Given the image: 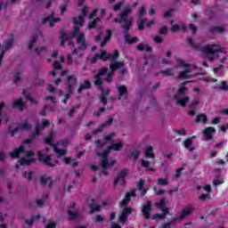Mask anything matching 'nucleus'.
Wrapping results in <instances>:
<instances>
[{"label":"nucleus","mask_w":228,"mask_h":228,"mask_svg":"<svg viewBox=\"0 0 228 228\" xmlns=\"http://www.w3.org/2000/svg\"><path fill=\"white\" fill-rule=\"evenodd\" d=\"M117 163V159H110L109 163H100V167H102V174L108 177L110 175V172H108V168H112Z\"/></svg>","instance_id":"9d476101"},{"label":"nucleus","mask_w":228,"mask_h":228,"mask_svg":"<svg viewBox=\"0 0 228 228\" xmlns=\"http://www.w3.org/2000/svg\"><path fill=\"white\" fill-rule=\"evenodd\" d=\"M118 101H120L122 97H125V99L127 98V87H126V86H118Z\"/></svg>","instance_id":"aec40b11"},{"label":"nucleus","mask_w":228,"mask_h":228,"mask_svg":"<svg viewBox=\"0 0 228 228\" xmlns=\"http://www.w3.org/2000/svg\"><path fill=\"white\" fill-rule=\"evenodd\" d=\"M19 131H20V128H19V126H16L14 129H9V134H11V136H15V134H17L19 133Z\"/></svg>","instance_id":"4d7b16f0"},{"label":"nucleus","mask_w":228,"mask_h":228,"mask_svg":"<svg viewBox=\"0 0 228 228\" xmlns=\"http://www.w3.org/2000/svg\"><path fill=\"white\" fill-rule=\"evenodd\" d=\"M191 145H193V141L191 140V137L187 138L183 142V147H185V149H188L190 152H193V151H195V148L191 147Z\"/></svg>","instance_id":"393cba45"},{"label":"nucleus","mask_w":228,"mask_h":228,"mask_svg":"<svg viewBox=\"0 0 228 228\" xmlns=\"http://www.w3.org/2000/svg\"><path fill=\"white\" fill-rule=\"evenodd\" d=\"M64 163L66 165H71L72 167H77V160L72 159V158H70V157H65Z\"/></svg>","instance_id":"f704fd0d"},{"label":"nucleus","mask_w":228,"mask_h":228,"mask_svg":"<svg viewBox=\"0 0 228 228\" xmlns=\"http://www.w3.org/2000/svg\"><path fill=\"white\" fill-rule=\"evenodd\" d=\"M189 101H190V97L184 96L183 98L178 99V100L176 101V104H177L178 106L184 107V106H186V104H188Z\"/></svg>","instance_id":"473e14b6"},{"label":"nucleus","mask_w":228,"mask_h":228,"mask_svg":"<svg viewBox=\"0 0 228 228\" xmlns=\"http://www.w3.org/2000/svg\"><path fill=\"white\" fill-rule=\"evenodd\" d=\"M61 19L54 18V14L52 13L42 20V24H47V22H49V27L53 28L54 24H56V22H61Z\"/></svg>","instance_id":"ddd939ff"},{"label":"nucleus","mask_w":228,"mask_h":228,"mask_svg":"<svg viewBox=\"0 0 228 228\" xmlns=\"http://www.w3.org/2000/svg\"><path fill=\"white\" fill-rule=\"evenodd\" d=\"M138 24V29L139 31H142V29H145V20L144 19H139Z\"/></svg>","instance_id":"3c124183"},{"label":"nucleus","mask_w":228,"mask_h":228,"mask_svg":"<svg viewBox=\"0 0 228 228\" xmlns=\"http://www.w3.org/2000/svg\"><path fill=\"white\" fill-rule=\"evenodd\" d=\"M124 65V61H111L110 64V70L115 73L116 70L122 69Z\"/></svg>","instance_id":"f3484780"},{"label":"nucleus","mask_w":228,"mask_h":228,"mask_svg":"<svg viewBox=\"0 0 228 228\" xmlns=\"http://www.w3.org/2000/svg\"><path fill=\"white\" fill-rule=\"evenodd\" d=\"M141 213L144 216L145 220H149L151 218V214L152 213V202L151 201L146 202L142 206L141 209Z\"/></svg>","instance_id":"1a4fd4ad"},{"label":"nucleus","mask_w":228,"mask_h":228,"mask_svg":"<svg viewBox=\"0 0 228 228\" xmlns=\"http://www.w3.org/2000/svg\"><path fill=\"white\" fill-rule=\"evenodd\" d=\"M73 24H75V26H80V27L85 26V17L83 16L73 17Z\"/></svg>","instance_id":"bb28decb"},{"label":"nucleus","mask_w":228,"mask_h":228,"mask_svg":"<svg viewBox=\"0 0 228 228\" xmlns=\"http://www.w3.org/2000/svg\"><path fill=\"white\" fill-rule=\"evenodd\" d=\"M113 76H115V73L113 71H110L109 73H107L104 81H106V83H111L113 81Z\"/></svg>","instance_id":"8fccbe9b"},{"label":"nucleus","mask_w":228,"mask_h":228,"mask_svg":"<svg viewBox=\"0 0 228 228\" xmlns=\"http://www.w3.org/2000/svg\"><path fill=\"white\" fill-rule=\"evenodd\" d=\"M136 49L140 53H152V46L149 45L148 44L146 45L139 44L137 45Z\"/></svg>","instance_id":"4be33fe9"},{"label":"nucleus","mask_w":228,"mask_h":228,"mask_svg":"<svg viewBox=\"0 0 228 228\" xmlns=\"http://www.w3.org/2000/svg\"><path fill=\"white\" fill-rule=\"evenodd\" d=\"M130 157L133 158L134 161L140 157V151L136 149H133L130 153Z\"/></svg>","instance_id":"c03bdc74"},{"label":"nucleus","mask_w":228,"mask_h":228,"mask_svg":"<svg viewBox=\"0 0 228 228\" xmlns=\"http://www.w3.org/2000/svg\"><path fill=\"white\" fill-rule=\"evenodd\" d=\"M133 208L130 207H125L120 213H118V224H126L127 222V218L129 217V215H132Z\"/></svg>","instance_id":"0eeeda50"},{"label":"nucleus","mask_w":228,"mask_h":228,"mask_svg":"<svg viewBox=\"0 0 228 228\" xmlns=\"http://www.w3.org/2000/svg\"><path fill=\"white\" fill-rule=\"evenodd\" d=\"M22 153H24L27 158H33V156H35V151H26L24 145H20L19 148H15L12 152L9 153V156L12 159H19L20 158V154Z\"/></svg>","instance_id":"7ed1b4c3"},{"label":"nucleus","mask_w":228,"mask_h":228,"mask_svg":"<svg viewBox=\"0 0 228 228\" xmlns=\"http://www.w3.org/2000/svg\"><path fill=\"white\" fill-rule=\"evenodd\" d=\"M35 53H37V54H40V53H47V48H45V47H36L35 48Z\"/></svg>","instance_id":"13d9d810"},{"label":"nucleus","mask_w":228,"mask_h":228,"mask_svg":"<svg viewBox=\"0 0 228 228\" xmlns=\"http://www.w3.org/2000/svg\"><path fill=\"white\" fill-rule=\"evenodd\" d=\"M92 88V83L88 80H85L83 84H80L79 87L77 88V94H81L83 90H90Z\"/></svg>","instance_id":"b1692460"},{"label":"nucleus","mask_w":228,"mask_h":228,"mask_svg":"<svg viewBox=\"0 0 228 228\" xmlns=\"http://www.w3.org/2000/svg\"><path fill=\"white\" fill-rule=\"evenodd\" d=\"M49 181V188H53V184H54V182H53V179H51V177H44V176H41L40 177V183L43 185V186H45V184H47V182Z\"/></svg>","instance_id":"c756f323"},{"label":"nucleus","mask_w":228,"mask_h":228,"mask_svg":"<svg viewBox=\"0 0 228 228\" xmlns=\"http://www.w3.org/2000/svg\"><path fill=\"white\" fill-rule=\"evenodd\" d=\"M37 159L46 165V167H51V168H54L59 163L58 159L53 161V155L45 156L43 151H37Z\"/></svg>","instance_id":"20e7f679"},{"label":"nucleus","mask_w":228,"mask_h":228,"mask_svg":"<svg viewBox=\"0 0 228 228\" xmlns=\"http://www.w3.org/2000/svg\"><path fill=\"white\" fill-rule=\"evenodd\" d=\"M153 152L154 149L152 148V146L148 147L145 151V158H147L148 159H154L156 158V155H154Z\"/></svg>","instance_id":"cd10ccee"},{"label":"nucleus","mask_w":228,"mask_h":228,"mask_svg":"<svg viewBox=\"0 0 228 228\" xmlns=\"http://www.w3.org/2000/svg\"><path fill=\"white\" fill-rule=\"evenodd\" d=\"M76 209V203H71L68 208V220H76L77 218V213L74 212Z\"/></svg>","instance_id":"a211bd4d"},{"label":"nucleus","mask_w":228,"mask_h":228,"mask_svg":"<svg viewBox=\"0 0 228 228\" xmlns=\"http://www.w3.org/2000/svg\"><path fill=\"white\" fill-rule=\"evenodd\" d=\"M77 44H80L78 49H86V38L85 37V34H80L77 38Z\"/></svg>","instance_id":"5701e85b"},{"label":"nucleus","mask_w":228,"mask_h":228,"mask_svg":"<svg viewBox=\"0 0 228 228\" xmlns=\"http://www.w3.org/2000/svg\"><path fill=\"white\" fill-rule=\"evenodd\" d=\"M143 15H145V7H141L138 12L139 19H143Z\"/></svg>","instance_id":"680f3d73"},{"label":"nucleus","mask_w":228,"mask_h":228,"mask_svg":"<svg viewBox=\"0 0 228 228\" xmlns=\"http://www.w3.org/2000/svg\"><path fill=\"white\" fill-rule=\"evenodd\" d=\"M220 85L221 86H213L212 88L214 90H220L221 92H228L227 81H221Z\"/></svg>","instance_id":"a878e982"},{"label":"nucleus","mask_w":228,"mask_h":228,"mask_svg":"<svg viewBox=\"0 0 228 228\" xmlns=\"http://www.w3.org/2000/svg\"><path fill=\"white\" fill-rule=\"evenodd\" d=\"M126 1L122 0L119 3L113 5L114 12H118V10H121L122 5L125 4Z\"/></svg>","instance_id":"603ef678"},{"label":"nucleus","mask_w":228,"mask_h":228,"mask_svg":"<svg viewBox=\"0 0 228 228\" xmlns=\"http://www.w3.org/2000/svg\"><path fill=\"white\" fill-rule=\"evenodd\" d=\"M183 170H184V167H180V168L176 169L175 174L172 175V179H179V177H181Z\"/></svg>","instance_id":"37998d69"},{"label":"nucleus","mask_w":228,"mask_h":228,"mask_svg":"<svg viewBox=\"0 0 228 228\" xmlns=\"http://www.w3.org/2000/svg\"><path fill=\"white\" fill-rule=\"evenodd\" d=\"M157 184H158V186H167L168 179L163 178V177H159L157 180Z\"/></svg>","instance_id":"ea45409f"},{"label":"nucleus","mask_w":228,"mask_h":228,"mask_svg":"<svg viewBox=\"0 0 228 228\" xmlns=\"http://www.w3.org/2000/svg\"><path fill=\"white\" fill-rule=\"evenodd\" d=\"M143 186H145V180L140 179L137 183V187L139 190H142V188H143Z\"/></svg>","instance_id":"338daca9"},{"label":"nucleus","mask_w":228,"mask_h":228,"mask_svg":"<svg viewBox=\"0 0 228 228\" xmlns=\"http://www.w3.org/2000/svg\"><path fill=\"white\" fill-rule=\"evenodd\" d=\"M111 152V148L110 146L103 151V152L99 153L98 156L102 157V160L100 163H110V160L108 159V157L110 156V153Z\"/></svg>","instance_id":"6ab92c4d"},{"label":"nucleus","mask_w":228,"mask_h":228,"mask_svg":"<svg viewBox=\"0 0 228 228\" xmlns=\"http://www.w3.org/2000/svg\"><path fill=\"white\" fill-rule=\"evenodd\" d=\"M44 143L50 145L51 147H55L56 145L53 142V134H50L48 137L43 138Z\"/></svg>","instance_id":"e433bc0d"},{"label":"nucleus","mask_w":228,"mask_h":228,"mask_svg":"<svg viewBox=\"0 0 228 228\" xmlns=\"http://www.w3.org/2000/svg\"><path fill=\"white\" fill-rule=\"evenodd\" d=\"M176 61L178 67H183L184 69H186L185 70L180 73V75L178 76V79H188V77H190V75L188 74L191 72V69H190L191 68V64L186 63L183 61V60H177Z\"/></svg>","instance_id":"423d86ee"},{"label":"nucleus","mask_w":228,"mask_h":228,"mask_svg":"<svg viewBox=\"0 0 228 228\" xmlns=\"http://www.w3.org/2000/svg\"><path fill=\"white\" fill-rule=\"evenodd\" d=\"M13 46V39H7L3 42V48L5 49V51H8V49H12Z\"/></svg>","instance_id":"72a5a7b5"},{"label":"nucleus","mask_w":228,"mask_h":228,"mask_svg":"<svg viewBox=\"0 0 228 228\" xmlns=\"http://www.w3.org/2000/svg\"><path fill=\"white\" fill-rule=\"evenodd\" d=\"M208 33H210V35H215V33H217L218 35H222V34L225 33V27L212 26L209 28Z\"/></svg>","instance_id":"dca6fc26"},{"label":"nucleus","mask_w":228,"mask_h":228,"mask_svg":"<svg viewBox=\"0 0 228 228\" xmlns=\"http://www.w3.org/2000/svg\"><path fill=\"white\" fill-rule=\"evenodd\" d=\"M193 211H195V208H193V206L189 205V206L185 207L180 214V218L182 220H184V218H186V216H190V215H191V213H193Z\"/></svg>","instance_id":"4468645a"},{"label":"nucleus","mask_w":228,"mask_h":228,"mask_svg":"<svg viewBox=\"0 0 228 228\" xmlns=\"http://www.w3.org/2000/svg\"><path fill=\"white\" fill-rule=\"evenodd\" d=\"M186 94V87L182 86L178 89V95H184Z\"/></svg>","instance_id":"774afa93"},{"label":"nucleus","mask_w":228,"mask_h":228,"mask_svg":"<svg viewBox=\"0 0 228 228\" xmlns=\"http://www.w3.org/2000/svg\"><path fill=\"white\" fill-rule=\"evenodd\" d=\"M128 173H127V169H123L119 172V174L118 175V176L114 179V188H117V184H118V183H123L124 184H126V177H127Z\"/></svg>","instance_id":"9b49d317"},{"label":"nucleus","mask_w":228,"mask_h":228,"mask_svg":"<svg viewBox=\"0 0 228 228\" xmlns=\"http://www.w3.org/2000/svg\"><path fill=\"white\" fill-rule=\"evenodd\" d=\"M99 60H102V61H108L110 60V53H108L106 51H102L101 53H98Z\"/></svg>","instance_id":"4c0bfd02"},{"label":"nucleus","mask_w":228,"mask_h":228,"mask_svg":"<svg viewBox=\"0 0 228 228\" xmlns=\"http://www.w3.org/2000/svg\"><path fill=\"white\" fill-rule=\"evenodd\" d=\"M119 19L121 20V22L125 23L121 25V29H123L124 40L126 44H128V45H133V44H136V42H138V37H131V35L129 34V30L133 26V21L127 19V16L124 12H121L119 14Z\"/></svg>","instance_id":"f03ea898"},{"label":"nucleus","mask_w":228,"mask_h":228,"mask_svg":"<svg viewBox=\"0 0 228 228\" xmlns=\"http://www.w3.org/2000/svg\"><path fill=\"white\" fill-rule=\"evenodd\" d=\"M22 94H23L25 99L27 101H29V102L31 104H33L34 106H37L38 105V102H37L33 97H31V94H29V93H27L26 91H23Z\"/></svg>","instance_id":"c85d7f7f"},{"label":"nucleus","mask_w":228,"mask_h":228,"mask_svg":"<svg viewBox=\"0 0 228 228\" xmlns=\"http://www.w3.org/2000/svg\"><path fill=\"white\" fill-rule=\"evenodd\" d=\"M53 151L56 152L58 158H60L61 156H65V150L58 149L57 145L53 146Z\"/></svg>","instance_id":"49530a36"},{"label":"nucleus","mask_w":228,"mask_h":228,"mask_svg":"<svg viewBox=\"0 0 228 228\" xmlns=\"http://www.w3.org/2000/svg\"><path fill=\"white\" fill-rule=\"evenodd\" d=\"M119 56L120 53H118V50H114L113 54L110 53V61H117Z\"/></svg>","instance_id":"79ce46f5"},{"label":"nucleus","mask_w":228,"mask_h":228,"mask_svg":"<svg viewBox=\"0 0 228 228\" xmlns=\"http://www.w3.org/2000/svg\"><path fill=\"white\" fill-rule=\"evenodd\" d=\"M141 165L142 167H143L144 168H149L151 167V162L150 161H147L145 159H142L141 160Z\"/></svg>","instance_id":"052dcab7"},{"label":"nucleus","mask_w":228,"mask_h":228,"mask_svg":"<svg viewBox=\"0 0 228 228\" xmlns=\"http://www.w3.org/2000/svg\"><path fill=\"white\" fill-rule=\"evenodd\" d=\"M20 131H31V125L25 121L21 126H19Z\"/></svg>","instance_id":"a19ab883"},{"label":"nucleus","mask_w":228,"mask_h":228,"mask_svg":"<svg viewBox=\"0 0 228 228\" xmlns=\"http://www.w3.org/2000/svg\"><path fill=\"white\" fill-rule=\"evenodd\" d=\"M195 122L199 124V122H203V124H208V116L206 114H199L196 116Z\"/></svg>","instance_id":"2f4dec72"},{"label":"nucleus","mask_w":228,"mask_h":228,"mask_svg":"<svg viewBox=\"0 0 228 228\" xmlns=\"http://www.w3.org/2000/svg\"><path fill=\"white\" fill-rule=\"evenodd\" d=\"M19 81H20V71H17L14 74V78H13L14 83H19Z\"/></svg>","instance_id":"e2e57ef3"},{"label":"nucleus","mask_w":228,"mask_h":228,"mask_svg":"<svg viewBox=\"0 0 228 228\" xmlns=\"http://www.w3.org/2000/svg\"><path fill=\"white\" fill-rule=\"evenodd\" d=\"M89 208H90V213H94V211L101 210V205H97V204H92L89 206Z\"/></svg>","instance_id":"864d4df0"},{"label":"nucleus","mask_w":228,"mask_h":228,"mask_svg":"<svg viewBox=\"0 0 228 228\" xmlns=\"http://www.w3.org/2000/svg\"><path fill=\"white\" fill-rule=\"evenodd\" d=\"M38 39V36L35 35L32 37L29 44H28V49H33L35 47V44H37V40Z\"/></svg>","instance_id":"09e8293b"},{"label":"nucleus","mask_w":228,"mask_h":228,"mask_svg":"<svg viewBox=\"0 0 228 228\" xmlns=\"http://www.w3.org/2000/svg\"><path fill=\"white\" fill-rule=\"evenodd\" d=\"M38 134H40V124L37 123L36 124V130H35V133H34V138L35 136H38Z\"/></svg>","instance_id":"69168bd1"},{"label":"nucleus","mask_w":228,"mask_h":228,"mask_svg":"<svg viewBox=\"0 0 228 228\" xmlns=\"http://www.w3.org/2000/svg\"><path fill=\"white\" fill-rule=\"evenodd\" d=\"M216 132V129L213 126L206 127L202 132L206 142H211V140H213V134H215Z\"/></svg>","instance_id":"f8f14e48"},{"label":"nucleus","mask_w":228,"mask_h":228,"mask_svg":"<svg viewBox=\"0 0 228 228\" xmlns=\"http://www.w3.org/2000/svg\"><path fill=\"white\" fill-rule=\"evenodd\" d=\"M104 127H106V125L104 124L100 125L97 129H94L93 131V134H97V133H102V130L104 129Z\"/></svg>","instance_id":"6e6d98bb"},{"label":"nucleus","mask_w":228,"mask_h":228,"mask_svg":"<svg viewBox=\"0 0 228 228\" xmlns=\"http://www.w3.org/2000/svg\"><path fill=\"white\" fill-rule=\"evenodd\" d=\"M108 74V68H102L99 69L98 73L94 76V86H102V76H106Z\"/></svg>","instance_id":"6e6552de"},{"label":"nucleus","mask_w":228,"mask_h":228,"mask_svg":"<svg viewBox=\"0 0 228 228\" xmlns=\"http://www.w3.org/2000/svg\"><path fill=\"white\" fill-rule=\"evenodd\" d=\"M22 176L25 177V179H28V181H31L33 179V171H23Z\"/></svg>","instance_id":"a18cd8bd"},{"label":"nucleus","mask_w":228,"mask_h":228,"mask_svg":"<svg viewBox=\"0 0 228 228\" xmlns=\"http://www.w3.org/2000/svg\"><path fill=\"white\" fill-rule=\"evenodd\" d=\"M187 44L191 45V47H193V49L201 51V53H203V54L209 58V60H215V55L217 53H224V48H221L220 45H207L205 46H202L200 45H195L191 37H188Z\"/></svg>","instance_id":"f257e3e1"},{"label":"nucleus","mask_w":228,"mask_h":228,"mask_svg":"<svg viewBox=\"0 0 228 228\" xmlns=\"http://www.w3.org/2000/svg\"><path fill=\"white\" fill-rule=\"evenodd\" d=\"M155 206L160 210L165 208V206H167V198L160 199L159 202L155 203Z\"/></svg>","instance_id":"c9c22d12"},{"label":"nucleus","mask_w":228,"mask_h":228,"mask_svg":"<svg viewBox=\"0 0 228 228\" xmlns=\"http://www.w3.org/2000/svg\"><path fill=\"white\" fill-rule=\"evenodd\" d=\"M60 38H61V44H60L61 47H65V40L69 39V34L63 33Z\"/></svg>","instance_id":"de8ad7c7"},{"label":"nucleus","mask_w":228,"mask_h":228,"mask_svg":"<svg viewBox=\"0 0 228 228\" xmlns=\"http://www.w3.org/2000/svg\"><path fill=\"white\" fill-rule=\"evenodd\" d=\"M170 24H171V33H177V31H179L180 29V26L174 24V20H171Z\"/></svg>","instance_id":"5fc2aeb1"},{"label":"nucleus","mask_w":228,"mask_h":228,"mask_svg":"<svg viewBox=\"0 0 228 228\" xmlns=\"http://www.w3.org/2000/svg\"><path fill=\"white\" fill-rule=\"evenodd\" d=\"M160 74H161L162 76H172V75H173L171 69H166V70H161V71H160Z\"/></svg>","instance_id":"bf43d9fd"},{"label":"nucleus","mask_w":228,"mask_h":228,"mask_svg":"<svg viewBox=\"0 0 228 228\" xmlns=\"http://www.w3.org/2000/svg\"><path fill=\"white\" fill-rule=\"evenodd\" d=\"M79 31H81V27L78 25H75L73 28V32L70 35V38H76L77 35H79Z\"/></svg>","instance_id":"58836bf2"},{"label":"nucleus","mask_w":228,"mask_h":228,"mask_svg":"<svg viewBox=\"0 0 228 228\" xmlns=\"http://www.w3.org/2000/svg\"><path fill=\"white\" fill-rule=\"evenodd\" d=\"M110 151H120L124 147V142L120 141L118 142L112 143L109 146Z\"/></svg>","instance_id":"7c9ffc66"},{"label":"nucleus","mask_w":228,"mask_h":228,"mask_svg":"<svg viewBox=\"0 0 228 228\" xmlns=\"http://www.w3.org/2000/svg\"><path fill=\"white\" fill-rule=\"evenodd\" d=\"M77 81V78L76 77V75H69L67 77V92L68 94L65 95L66 101H69L70 99V95L74 94V86L76 85Z\"/></svg>","instance_id":"39448f33"},{"label":"nucleus","mask_w":228,"mask_h":228,"mask_svg":"<svg viewBox=\"0 0 228 228\" xmlns=\"http://www.w3.org/2000/svg\"><path fill=\"white\" fill-rule=\"evenodd\" d=\"M6 160V152L0 151V163H4Z\"/></svg>","instance_id":"0e129e2a"},{"label":"nucleus","mask_w":228,"mask_h":228,"mask_svg":"<svg viewBox=\"0 0 228 228\" xmlns=\"http://www.w3.org/2000/svg\"><path fill=\"white\" fill-rule=\"evenodd\" d=\"M12 108L19 110V111H24L26 108V104L24 103V100L22 98H19L12 102Z\"/></svg>","instance_id":"2eb2a0df"},{"label":"nucleus","mask_w":228,"mask_h":228,"mask_svg":"<svg viewBox=\"0 0 228 228\" xmlns=\"http://www.w3.org/2000/svg\"><path fill=\"white\" fill-rule=\"evenodd\" d=\"M37 161V159L32 158V159H26V158H21L18 160V163H20V167H29L32 163H35Z\"/></svg>","instance_id":"412c9836"}]
</instances>
